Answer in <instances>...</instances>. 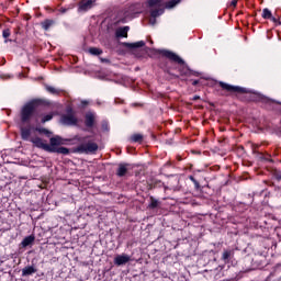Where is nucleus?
<instances>
[{
    "mask_svg": "<svg viewBox=\"0 0 281 281\" xmlns=\"http://www.w3.org/2000/svg\"><path fill=\"white\" fill-rule=\"evenodd\" d=\"M36 133L40 135H45V137L49 138V144L44 143L43 138L35 136L32 137V126H21L20 135L23 142H31L36 148H41L45 150V153H53L56 155H69L71 151L67 147H63L64 145L69 144V139L63 138L60 135H54V132L45 128V127H35Z\"/></svg>",
    "mask_w": 281,
    "mask_h": 281,
    "instance_id": "nucleus-1",
    "label": "nucleus"
},
{
    "mask_svg": "<svg viewBox=\"0 0 281 281\" xmlns=\"http://www.w3.org/2000/svg\"><path fill=\"white\" fill-rule=\"evenodd\" d=\"M68 139V144L61 145L63 148L65 146H74L76 142H79V146L74 149V153H78L79 155H93L98 153V144L89 140V136L86 137H80V136H75L74 138H64Z\"/></svg>",
    "mask_w": 281,
    "mask_h": 281,
    "instance_id": "nucleus-2",
    "label": "nucleus"
},
{
    "mask_svg": "<svg viewBox=\"0 0 281 281\" xmlns=\"http://www.w3.org/2000/svg\"><path fill=\"white\" fill-rule=\"evenodd\" d=\"M147 8H156L150 10V25H156L157 16L164 14V0H147Z\"/></svg>",
    "mask_w": 281,
    "mask_h": 281,
    "instance_id": "nucleus-3",
    "label": "nucleus"
},
{
    "mask_svg": "<svg viewBox=\"0 0 281 281\" xmlns=\"http://www.w3.org/2000/svg\"><path fill=\"white\" fill-rule=\"evenodd\" d=\"M36 100H33L22 106L20 112L22 124H30L32 122V117H34V112L36 111Z\"/></svg>",
    "mask_w": 281,
    "mask_h": 281,
    "instance_id": "nucleus-4",
    "label": "nucleus"
},
{
    "mask_svg": "<svg viewBox=\"0 0 281 281\" xmlns=\"http://www.w3.org/2000/svg\"><path fill=\"white\" fill-rule=\"evenodd\" d=\"M156 52L158 54H161L162 56H165V58H168L172 63H177L178 65H186V60H183V58H181L175 52H171V50H168V49H158Z\"/></svg>",
    "mask_w": 281,
    "mask_h": 281,
    "instance_id": "nucleus-5",
    "label": "nucleus"
},
{
    "mask_svg": "<svg viewBox=\"0 0 281 281\" xmlns=\"http://www.w3.org/2000/svg\"><path fill=\"white\" fill-rule=\"evenodd\" d=\"M220 87L225 89V91H229L231 93H248L246 88L238 87V86H232V85L225 83L223 81H220Z\"/></svg>",
    "mask_w": 281,
    "mask_h": 281,
    "instance_id": "nucleus-6",
    "label": "nucleus"
},
{
    "mask_svg": "<svg viewBox=\"0 0 281 281\" xmlns=\"http://www.w3.org/2000/svg\"><path fill=\"white\" fill-rule=\"evenodd\" d=\"M60 123L63 126H76L78 124V119L74 114H64L60 117Z\"/></svg>",
    "mask_w": 281,
    "mask_h": 281,
    "instance_id": "nucleus-7",
    "label": "nucleus"
},
{
    "mask_svg": "<svg viewBox=\"0 0 281 281\" xmlns=\"http://www.w3.org/2000/svg\"><path fill=\"white\" fill-rule=\"evenodd\" d=\"M128 262H131V256L127 254H121L114 257L115 267H124V265H128Z\"/></svg>",
    "mask_w": 281,
    "mask_h": 281,
    "instance_id": "nucleus-8",
    "label": "nucleus"
},
{
    "mask_svg": "<svg viewBox=\"0 0 281 281\" xmlns=\"http://www.w3.org/2000/svg\"><path fill=\"white\" fill-rule=\"evenodd\" d=\"M93 3H95V0H81L79 2V10H81V12H87V10L93 8Z\"/></svg>",
    "mask_w": 281,
    "mask_h": 281,
    "instance_id": "nucleus-9",
    "label": "nucleus"
},
{
    "mask_svg": "<svg viewBox=\"0 0 281 281\" xmlns=\"http://www.w3.org/2000/svg\"><path fill=\"white\" fill-rule=\"evenodd\" d=\"M85 124L87 128H93V125L95 124V114H93V112L86 113Z\"/></svg>",
    "mask_w": 281,
    "mask_h": 281,
    "instance_id": "nucleus-10",
    "label": "nucleus"
},
{
    "mask_svg": "<svg viewBox=\"0 0 281 281\" xmlns=\"http://www.w3.org/2000/svg\"><path fill=\"white\" fill-rule=\"evenodd\" d=\"M36 240V236L34 235H29L23 238L21 241L20 246L25 249L26 247H32L34 245V241Z\"/></svg>",
    "mask_w": 281,
    "mask_h": 281,
    "instance_id": "nucleus-11",
    "label": "nucleus"
},
{
    "mask_svg": "<svg viewBox=\"0 0 281 281\" xmlns=\"http://www.w3.org/2000/svg\"><path fill=\"white\" fill-rule=\"evenodd\" d=\"M128 164L126 162H121L119 164V167L116 169V176L117 177H126L128 175Z\"/></svg>",
    "mask_w": 281,
    "mask_h": 281,
    "instance_id": "nucleus-12",
    "label": "nucleus"
},
{
    "mask_svg": "<svg viewBox=\"0 0 281 281\" xmlns=\"http://www.w3.org/2000/svg\"><path fill=\"white\" fill-rule=\"evenodd\" d=\"M123 47H126L127 49H139V47H144L146 45V42L139 41L135 43H128L124 42L122 43Z\"/></svg>",
    "mask_w": 281,
    "mask_h": 281,
    "instance_id": "nucleus-13",
    "label": "nucleus"
},
{
    "mask_svg": "<svg viewBox=\"0 0 281 281\" xmlns=\"http://www.w3.org/2000/svg\"><path fill=\"white\" fill-rule=\"evenodd\" d=\"M38 269H36L34 266H26L22 269V278H30V276H34Z\"/></svg>",
    "mask_w": 281,
    "mask_h": 281,
    "instance_id": "nucleus-14",
    "label": "nucleus"
},
{
    "mask_svg": "<svg viewBox=\"0 0 281 281\" xmlns=\"http://www.w3.org/2000/svg\"><path fill=\"white\" fill-rule=\"evenodd\" d=\"M130 26L119 27L115 32L116 38H128Z\"/></svg>",
    "mask_w": 281,
    "mask_h": 281,
    "instance_id": "nucleus-15",
    "label": "nucleus"
},
{
    "mask_svg": "<svg viewBox=\"0 0 281 281\" xmlns=\"http://www.w3.org/2000/svg\"><path fill=\"white\" fill-rule=\"evenodd\" d=\"M149 204H148V210H157V207H159L161 205V202L157 199H155V196L150 195L149 196Z\"/></svg>",
    "mask_w": 281,
    "mask_h": 281,
    "instance_id": "nucleus-16",
    "label": "nucleus"
},
{
    "mask_svg": "<svg viewBox=\"0 0 281 281\" xmlns=\"http://www.w3.org/2000/svg\"><path fill=\"white\" fill-rule=\"evenodd\" d=\"M265 260H267V258L262 255H256L252 258V262H254V265H256V267H263L265 266Z\"/></svg>",
    "mask_w": 281,
    "mask_h": 281,
    "instance_id": "nucleus-17",
    "label": "nucleus"
},
{
    "mask_svg": "<svg viewBox=\"0 0 281 281\" xmlns=\"http://www.w3.org/2000/svg\"><path fill=\"white\" fill-rule=\"evenodd\" d=\"M181 0H169L166 2L165 8H167V10H172V8H177Z\"/></svg>",
    "mask_w": 281,
    "mask_h": 281,
    "instance_id": "nucleus-18",
    "label": "nucleus"
},
{
    "mask_svg": "<svg viewBox=\"0 0 281 281\" xmlns=\"http://www.w3.org/2000/svg\"><path fill=\"white\" fill-rule=\"evenodd\" d=\"M256 148H258V145H252V153H254V155H256L257 158H258L260 161H267V158L265 157V155H262V153L256 150Z\"/></svg>",
    "mask_w": 281,
    "mask_h": 281,
    "instance_id": "nucleus-19",
    "label": "nucleus"
},
{
    "mask_svg": "<svg viewBox=\"0 0 281 281\" xmlns=\"http://www.w3.org/2000/svg\"><path fill=\"white\" fill-rule=\"evenodd\" d=\"M164 183L161 180H151V182L148 184V190H155V188H161Z\"/></svg>",
    "mask_w": 281,
    "mask_h": 281,
    "instance_id": "nucleus-20",
    "label": "nucleus"
},
{
    "mask_svg": "<svg viewBox=\"0 0 281 281\" xmlns=\"http://www.w3.org/2000/svg\"><path fill=\"white\" fill-rule=\"evenodd\" d=\"M52 25H54V20H45L44 22H42V27L46 32L47 30H49V27H52Z\"/></svg>",
    "mask_w": 281,
    "mask_h": 281,
    "instance_id": "nucleus-21",
    "label": "nucleus"
},
{
    "mask_svg": "<svg viewBox=\"0 0 281 281\" xmlns=\"http://www.w3.org/2000/svg\"><path fill=\"white\" fill-rule=\"evenodd\" d=\"M45 89L46 91H48V93H52L53 95H58V93H60V91L52 86L45 85Z\"/></svg>",
    "mask_w": 281,
    "mask_h": 281,
    "instance_id": "nucleus-22",
    "label": "nucleus"
},
{
    "mask_svg": "<svg viewBox=\"0 0 281 281\" xmlns=\"http://www.w3.org/2000/svg\"><path fill=\"white\" fill-rule=\"evenodd\" d=\"M10 34H11L10 29H4L2 31V36H3V38H5L4 43H9V42L12 43V40H8V38H10Z\"/></svg>",
    "mask_w": 281,
    "mask_h": 281,
    "instance_id": "nucleus-23",
    "label": "nucleus"
},
{
    "mask_svg": "<svg viewBox=\"0 0 281 281\" xmlns=\"http://www.w3.org/2000/svg\"><path fill=\"white\" fill-rule=\"evenodd\" d=\"M271 175L277 181H281V171L279 169H272Z\"/></svg>",
    "mask_w": 281,
    "mask_h": 281,
    "instance_id": "nucleus-24",
    "label": "nucleus"
},
{
    "mask_svg": "<svg viewBox=\"0 0 281 281\" xmlns=\"http://www.w3.org/2000/svg\"><path fill=\"white\" fill-rule=\"evenodd\" d=\"M128 19H131V14H128V12H125L124 16L123 18H119L116 23L117 24H120V23H127Z\"/></svg>",
    "mask_w": 281,
    "mask_h": 281,
    "instance_id": "nucleus-25",
    "label": "nucleus"
},
{
    "mask_svg": "<svg viewBox=\"0 0 281 281\" xmlns=\"http://www.w3.org/2000/svg\"><path fill=\"white\" fill-rule=\"evenodd\" d=\"M231 258H232V250H224V252L222 255V260L227 262V261H229Z\"/></svg>",
    "mask_w": 281,
    "mask_h": 281,
    "instance_id": "nucleus-26",
    "label": "nucleus"
},
{
    "mask_svg": "<svg viewBox=\"0 0 281 281\" xmlns=\"http://www.w3.org/2000/svg\"><path fill=\"white\" fill-rule=\"evenodd\" d=\"M131 139H132V142H135V143H142V140L144 139V135L134 134V135H132Z\"/></svg>",
    "mask_w": 281,
    "mask_h": 281,
    "instance_id": "nucleus-27",
    "label": "nucleus"
},
{
    "mask_svg": "<svg viewBox=\"0 0 281 281\" xmlns=\"http://www.w3.org/2000/svg\"><path fill=\"white\" fill-rule=\"evenodd\" d=\"M89 53H90L92 56H100V54H102V49L95 48V47H90V48H89Z\"/></svg>",
    "mask_w": 281,
    "mask_h": 281,
    "instance_id": "nucleus-28",
    "label": "nucleus"
},
{
    "mask_svg": "<svg viewBox=\"0 0 281 281\" xmlns=\"http://www.w3.org/2000/svg\"><path fill=\"white\" fill-rule=\"evenodd\" d=\"M271 16H273V14L271 13V10L269 9H263V12H262V19H271Z\"/></svg>",
    "mask_w": 281,
    "mask_h": 281,
    "instance_id": "nucleus-29",
    "label": "nucleus"
},
{
    "mask_svg": "<svg viewBox=\"0 0 281 281\" xmlns=\"http://www.w3.org/2000/svg\"><path fill=\"white\" fill-rule=\"evenodd\" d=\"M189 179L194 184L195 190H201V184L199 183V181L193 176H190Z\"/></svg>",
    "mask_w": 281,
    "mask_h": 281,
    "instance_id": "nucleus-30",
    "label": "nucleus"
},
{
    "mask_svg": "<svg viewBox=\"0 0 281 281\" xmlns=\"http://www.w3.org/2000/svg\"><path fill=\"white\" fill-rule=\"evenodd\" d=\"M54 120V114H47L42 119V124H45V122H49Z\"/></svg>",
    "mask_w": 281,
    "mask_h": 281,
    "instance_id": "nucleus-31",
    "label": "nucleus"
},
{
    "mask_svg": "<svg viewBox=\"0 0 281 281\" xmlns=\"http://www.w3.org/2000/svg\"><path fill=\"white\" fill-rule=\"evenodd\" d=\"M101 128H102V131L109 132V122L102 121Z\"/></svg>",
    "mask_w": 281,
    "mask_h": 281,
    "instance_id": "nucleus-32",
    "label": "nucleus"
},
{
    "mask_svg": "<svg viewBox=\"0 0 281 281\" xmlns=\"http://www.w3.org/2000/svg\"><path fill=\"white\" fill-rule=\"evenodd\" d=\"M59 12L60 14H67V12H69V8H60Z\"/></svg>",
    "mask_w": 281,
    "mask_h": 281,
    "instance_id": "nucleus-33",
    "label": "nucleus"
},
{
    "mask_svg": "<svg viewBox=\"0 0 281 281\" xmlns=\"http://www.w3.org/2000/svg\"><path fill=\"white\" fill-rule=\"evenodd\" d=\"M269 20L272 21L273 23H278V25H281V22L278 19L273 18V15H271Z\"/></svg>",
    "mask_w": 281,
    "mask_h": 281,
    "instance_id": "nucleus-34",
    "label": "nucleus"
},
{
    "mask_svg": "<svg viewBox=\"0 0 281 281\" xmlns=\"http://www.w3.org/2000/svg\"><path fill=\"white\" fill-rule=\"evenodd\" d=\"M236 5H238V0H232L231 7L236 8Z\"/></svg>",
    "mask_w": 281,
    "mask_h": 281,
    "instance_id": "nucleus-35",
    "label": "nucleus"
},
{
    "mask_svg": "<svg viewBox=\"0 0 281 281\" xmlns=\"http://www.w3.org/2000/svg\"><path fill=\"white\" fill-rule=\"evenodd\" d=\"M67 115H74V109L67 108Z\"/></svg>",
    "mask_w": 281,
    "mask_h": 281,
    "instance_id": "nucleus-36",
    "label": "nucleus"
},
{
    "mask_svg": "<svg viewBox=\"0 0 281 281\" xmlns=\"http://www.w3.org/2000/svg\"><path fill=\"white\" fill-rule=\"evenodd\" d=\"M187 69H188V71H190V74H193V76H199V74L193 71L192 69H190V67L187 66Z\"/></svg>",
    "mask_w": 281,
    "mask_h": 281,
    "instance_id": "nucleus-37",
    "label": "nucleus"
},
{
    "mask_svg": "<svg viewBox=\"0 0 281 281\" xmlns=\"http://www.w3.org/2000/svg\"><path fill=\"white\" fill-rule=\"evenodd\" d=\"M192 100H193L194 102H196V100H201V97H200V95H194V97L192 98Z\"/></svg>",
    "mask_w": 281,
    "mask_h": 281,
    "instance_id": "nucleus-38",
    "label": "nucleus"
},
{
    "mask_svg": "<svg viewBox=\"0 0 281 281\" xmlns=\"http://www.w3.org/2000/svg\"><path fill=\"white\" fill-rule=\"evenodd\" d=\"M196 85H199V80H193L192 86L196 87Z\"/></svg>",
    "mask_w": 281,
    "mask_h": 281,
    "instance_id": "nucleus-39",
    "label": "nucleus"
},
{
    "mask_svg": "<svg viewBox=\"0 0 281 281\" xmlns=\"http://www.w3.org/2000/svg\"><path fill=\"white\" fill-rule=\"evenodd\" d=\"M82 106H87L89 104V101H81Z\"/></svg>",
    "mask_w": 281,
    "mask_h": 281,
    "instance_id": "nucleus-40",
    "label": "nucleus"
},
{
    "mask_svg": "<svg viewBox=\"0 0 281 281\" xmlns=\"http://www.w3.org/2000/svg\"><path fill=\"white\" fill-rule=\"evenodd\" d=\"M241 150H245V147H240Z\"/></svg>",
    "mask_w": 281,
    "mask_h": 281,
    "instance_id": "nucleus-41",
    "label": "nucleus"
},
{
    "mask_svg": "<svg viewBox=\"0 0 281 281\" xmlns=\"http://www.w3.org/2000/svg\"><path fill=\"white\" fill-rule=\"evenodd\" d=\"M165 190H168V187H165Z\"/></svg>",
    "mask_w": 281,
    "mask_h": 281,
    "instance_id": "nucleus-42",
    "label": "nucleus"
},
{
    "mask_svg": "<svg viewBox=\"0 0 281 281\" xmlns=\"http://www.w3.org/2000/svg\"><path fill=\"white\" fill-rule=\"evenodd\" d=\"M280 280H281V277H280Z\"/></svg>",
    "mask_w": 281,
    "mask_h": 281,
    "instance_id": "nucleus-43",
    "label": "nucleus"
}]
</instances>
